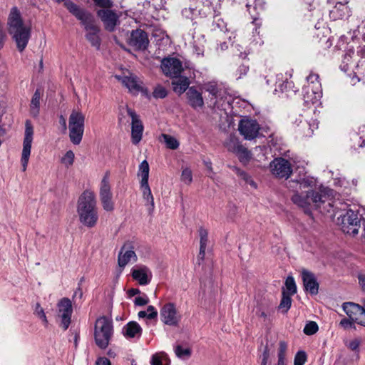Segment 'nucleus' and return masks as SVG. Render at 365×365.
Returning <instances> with one entry per match:
<instances>
[{
    "label": "nucleus",
    "instance_id": "58836bf2",
    "mask_svg": "<svg viewBox=\"0 0 365 365\" xmlns=\"http://www.w3.org/2000/svg\"><path fill=\"white\" fill-rule=\"evenodd\" d=\"M170 359L164 352L156 353L151 357V365H170Z\"/></svg>",
    "mask_w": 365,
    "mask_h": 365
},
{
    "label": "nucleus",
    "instance_id": "bb28decb",
    "mask_svg": "<svg viewBox=\"0 0 365 365\" xmlns=\"http://www.w3.org/2000/svg\"><path fill=\"white\" fill-rule=\"evenodd\" d=\"M318 124L319 122L316 119H300L297 126L305 137H311L313 135L314 130L318 128Z\"/></svg>",
    "mask_w": 365,
    "mask_h": 365
},
{
    "label": "nucleus",
    "instance_id": "c03bdc74",
    "mask_svg": "<svg viewBox=\"0 0 365 365\" xmlns=\"http://www.w3.org/2000/svg\"><path fill=\"white\" fill-rule=\"evenodd\" d=\"M292 304L291 294H288L285 291L282 292V297L279 305V309L282 312L287 313L290 309Z\"/></svg>",
    "mask_w": 365,
    "mask_h": 365
},
{
    "label": "nucleus",
    "instance_id": "5fc2aeb1",
    "mask_svg": "<svg viewBox=\"0 0 365 365\" xmlns=\"http://www.w3.org/2000/svg\"><path fill=\"white\" fill-rule=\"evenodd\" d=\"M168 91L166 88L161 85L155 86L153 92V96L155 98H164L166 97Z\"/></svg>",
    "mask_w": 365,
    "mask_h": 365
},
{
    "label": "nucleus",
    "instance_id": "a211bd4d",
    "mask_svg": "<svg viewBox=\"0 0 365 365\" xmlns=\"http://www.w3.org/2000/svg\"><path fill=\"white\" fill-rule=\"evenodd\" d=\"M342 308L351 320L365 327L364 306L361 307L353 302H345L342 304Z\"/></svg>",
    "mask_w": 365,
    "mask_h": 365
},
{
    "label": "nucleus",
    "instance_id": "774afa93",
    "mask_svg": "<svg viewBox=\"0 0 365 365\" xmlns=\"http://www.w3.org/2000/svg\"><path fill=\"white\" fill-rule=\"evenodd\" d=\"M96 365H111V364L106 357H99L96 361Z\"/></svg>",
    "mask_w": 365,
    "mask_h": 365
},
{
    "label": "nucleus",
    "instance_id": "4be33fe9",
    "mask_svg": "<svg viewBox=\"0 0 365 365\" xmlns=\"http://www.w3.org/2000/svg\"><path fill=\"white\" fill-rule=\"evenodd\" d=\"M302 95L304 104L307 106L317 103L322 96L321 83H316L314 88L304 86L302 89Z\"/></svg>",
    "mask_w": 365,
    "mask_h": 365
},
{
    "label": "nucleus",
    "instance_id": "e433bc0d",
    "mask_svg": "<svg viewBox=\"0 0 365 365\" xmlns=\"http://www.w3.org/2000/svg\"><path fill=\"white\" fill-rule=\"evenodd\" d=\"M137 115L136 113L128 106H120L119 107L118 120L122 124L128 123V116L130 117L131 120H133Z\"/></svg>",
    "mask_w": 365,
    "mask_h": 365
},
{
    "label": "nucleus",
    "instance_id": "cd10ccee",
    "mask_svg": "<svg viewBox=\"0 0 365 365\" xmlns=\"http://www.w3.org/2000/svg\"><path fill=\"white\" fill-rule=\"evenodd\" d=\"M143 125L137 115L131 122V138L132 143L134 145H137L142 139L143 132Z\"/></svg>",
    "mask_w": 365,
    "mask_h": 365
},
{
    "label": "nucleus",
    "instance_id": "2f4dec72",
    "mask_svg": "<svg viewBox=\"0 0 365 365\" xmlns=\"http://www.w3.org/2000/svg\"><path fill=\"white\" fill-rule=\"evenodd\" d=\"M116 78L121 81L122 83L131 92H138L140 86L138 83L137 78L133 75L119 76Z\"/></svg>",
    "mask_w": 365,
    "mask_h": 365
},
{
    "label": "nucleus",
    "instance_id": "39448f33",
    "mask_svg": "<svg viewBox=\"0 0 365 365\" xmlns=\"http://www.w3.org/2000/svg\"><path fill=\"white\" fill-rule=\"evenodd\" d=\"M74 16L78 20L86 31V38L90 42L92 46L100 48L101 29L97 24L94 16L88 10L84 9L81 13L74 12Z\"/></svg>",
    "mask_w": 365,
    "mask_h": 365
},
{
    "label": "nucleus",
    "instance_id": "5701e85b",
    "mask_svg": "<svg viewBox=\"0 0 365 365\" xmlns=\"http://www.w3.org/2000/svg\"><path fill=\"white\" fill-rule=\"evenodd\" d=\"M302 278L304 290L311 295L317 294L319 286L315 275L307 269H303L302 271Z\"/></svg>",
    "mask_w": 365,
    "mask_h": 365
},
{
    "label": "nucleus",
    "instance_id": "603ef678",
    "mask_svg": "<svg viewBox=\"0 0 365 365\" xmlns=\"http://www.w3.org/2000/svg\"><path fill=\"white\" fill-rule=\"evenodd\" d=\"M319 329V327L315 322L310 321L306 324L304 328V333L307 335H312Z\"/></svg>",
    "mask_w": 365,
    "mask_h": 365
},
{
    "label": "nucleus",
    "instance_id": "37998d69",
    "mask_svg": "<svg viewBox=\"0 0 365 365\" xmlns=\"http://www.w3.org/2000/svg\"><path fill=\"white\" fill-rule=\"evenodd\" d=\"M58 4H60L61 2L63 3L64 6L67 9V10L73 15L74 16V12H80L81 13L85 9L81 7L80 6L77 5L74 2H73L71 0H53Z\"/></svg>",
    "mask_w": 365,
    "mask_h": 365
},
{
    "label": "nucleus",
    "instance_id": "864d4df0",
    "mask_svg": "<svg viewBox=\"0 0 365 365\" xmlns=\"http://www.w3.org/2000/svg\"><path fill=\"white\" fill-rule=\"evenodd\" d=\"M270 352L267 345L264 348L262 354L259 356L260 365H271L269 362Z\"/></svg>",
    "mask_w": 365,
    "mask_h": 365
},
{
    "label": "nucleus",
    "instance_id": "4d7b16f0",
    "mask_svg": "<svg viewBox=\"0 0 365 365\" xmlns=\"http://www.w3.org/2000/svg\"><path fill=\"white\" fill-rule=\"evenodd\" d=\"M181 180L185 184H190L192 181V171L189 168H185L182 170L181 175Z\"/></svg>",
    "mask_w": 365,
    "mask_h": 365
},
{
    "label": "nucleus",
    "instance_id": "3c124183",
    "mask_svg": "<svg viewBox=\"0 0 365 365\" xmlns=\"http://www.w3.org/2000/svg\"><path fill=\"white\" fill-rule=\"evenodd\" d=\"M176 356L180 359H186L190 356V350L188 348H184L180 345H178L175 349Z\"/></svg>",
    "mask_w": 365,
    "mask_h": 365
},
{
    "label": "nucleus",
    "instance_id": "a878e982",
    "mask_svg": "<svg viewBox=\"0 0 365 365\" xmlns=\"http://www.w3.org/2000/svg\"><path fill=\"white\" fill-rule=\"evenodd\" d=\"M359 59H360V56H357V52L355 53L353 50L349 49L343 56L342 61L340 65L341 70L345 73L350 70L353 71ZM349 76L351 78L353 72L349 73Z\"/></svg>",
    "mask_w": 365,
    "mask_h": 365
},
{
    "label": "nucleus",
    "instance_id": "473e14b6",
    "mask_svg": "<svg viewBox=\"0 0 365 365\" xmlns=\"http://www.w3.org/2000/svg\"><path fill=\"white\" fill-rule=\"evenodd\" d=\"M140 188L143 192V197L145 200L147 201L145 205L148 207V212L149 214H151L154 210L155 203L148 182H146L145 184L140 183Z\"/></svg>",
    "mask_w": 365,
    "mask_h": 365
},
{
    "label": "nucleus",
    "instance_id": "49530a36",
    "mask_svg": "<svg viewBox=\"0 0 365 365\" xmlns=\"http://www.w3.org/2000/svg\"><path fill=\"white\" fill-rule=\"evenodd\" d=\"M162 138H163L164 143H165L168 148L171 150H176L178 148L180 143L178 140L173 136L168 134H162Z\"/></svg>",
    "mask_w": 365,
    "mask_h": 365
},
{
    "label": "nucleus",
    "instance_id": "09e8293b",
    "mask_svg": "<svg viewBox=\"0 0 365 365\" xmlns=\"http://www.w3.org/2000/svg\"><path fill=\"white\" fill-rule=\"evenodd\" d=\"M285 286L289 292L288 294L293 295L297 292V285L294 279L292 276H288L285 281Z\"/></svg>",
    "mask_w": 365,
    "mask_h": 365
},
{
    "label": "nucleus",
    "instance_id": "f257e3e1",
    "mask_svg": "<svg viewBox=\"0 0 365 365\" xmlns=\"http://www.w3.org/2000/svg\"><path fill=\"white\" fill-rule=\"evenodd\" d=\"M288 187L294 192L291 197L292 202L309 215L312 209L334 214L337 209H344L346 206L336 199L332 189L323 185L318 187L317 179L309 175L289 181Z\"/></svg>",
    "mask_w": 365,
    "mask_h": 365
},
{
    "label": "nucleus",
    "instance_id": "052dcab7",
    "mask_svg": "<svg viewBox=\"0 0 365 365\" xmlns=\"http://www.w3.org/2000/svg\"><path fill=\"white\" fill-rule=\"evenodd\" d=\"M213 30L219 29L220 31H227L226 24L221 19H217L215 21H214L213 24Z\"/></svg>",
    "mask_w": 365,
    "mask_h": 365
},
{
    "label": "nucleus",
    "instance_id": "20e7f679",
    "mask_svg": "<svg viewBox=\"0 0 365 365\" xmlns=\"http://www.w3.org/2000/svg\"><path fill=\"white\" fill-rule=\"evenodd\" d=\"M77 212L80 222L88 227H93L98 220V208L93 192L85 190L79 197Z\"/></svg>",
    "mask_w": 365,
    "mask_h": 365
},
{
    "label": "nucleus",
    "instance_id": "69168bd1",
    "mask_svg": "<svg viewBox=\"0 0 365 365\" xmlns=\"http://www.w3.org/2000/svg\"><path fill=\"white\" fill-rule=\"evenodd\" d=\"M354 322L351 320L350 318L349 319L344 318L341 320L340 325L344 329H349V328H351V327L354 328Z\"/></svg>",
    "mask_w": 365,
    "mask_h": 365
},
{
    "label": "nucleus",
    "instance_id": "f03ea898",
    "mask_svg": "<svg viewBox=\"0 0 365 365\" xmlns=\"http://www.w3.org/2000/svg\"><path fill=\"white\" fill-rule=\"evenodd\" d=\"M336 199H339L341 202L346 204V207L344 209H337L334 214H331L329 212H322L323 214H329L331 216L336 215L339 211H345V214H341L338 218V224L341 227V230L343 232L354 236L358 234L359 230L361 227V225H365V215L364 210H354L353 208H348L349 205L340 200L339 197H336Z\"/></svg>",
    "mask_w": 365,
    "mask_h": 365
},
{
    "label": "nucleus",
    "instance_id": "8fccbe9b",
    "mask_svg": "<svg viewBox=\"0 0 365 365\" xmlns=\"http://www.w3.org/2000/svg\"><path fill=\"white\" fill-rule=\"evenodd\" d=\"M75 155L72 150H68L62 157L61 162L66 167L68 168L72 165L74 161Z\"/></svg>",
    "mask_w": 365,
    "mask_h": 365
},
{
    "label": "nucleus",
    "instance_id": "9b49d317",
    "mask_svg": "<svg viewBox=\"0 0 365 365\" xmlns=\"http://www.w3.org/2000/svg\"><path fill=\"white\" fill-rule=\"evenodd\" d=\"M99 197L103 210L111 212L114 210L113 193L109 182V173L106 172L103 177L99 190Z\"/></svg>",
    "mask_w": 365,
    "mask_h": 365
},
{
    "label": "nucleus",
    "instance_id": "7ed1b4c3",
    "mask_svg": "<svg viewBox=\"0 0 365 365\" xmlns=\"http://www.w3.org/2000/svg\"><path fill=\"white\" fill-rule=\"evenodd\" d=\"M9 32L21 52L26 47L31 37V27L25 24L17 8L11 10L8 18Z\"/></svg>",
    "mask_w": 365,
    "mask_h": 365
},
{
    "label": "nucleus",
    "instance_id": "6e6d98bb",
    "mask_svg": "<svg viewBox=\"0 0 365 365\" xmlns=\"http://www.w3.org/2000/svg\"><path fill=\"white\" fill-rule=\"evenodd\" d=\"M306 361V353L304 351H299L295 355L294 365H304Z\"/></svg>",
    "mask_w": 365,
    "mask_h": 365
},
{
    "label": "nucleus",
    "instance_id": "393cba45",
    "mask_svg": "<svg viewBox=\"0 0 365 365\" xmlns=\"http://www.w3.org/2000/svg\"><path fill=\"white\" fill-rule=\"evenodd\" d=\"M137 259V255H135L131 244L126 243L122 247L119 252L118 259V265L120 267H124L132 260L133 262H136Z\"/></svg>",
    "mask_w": 365,
    "mask_h": 365
},
{
    "label": "nucleus",
    "instance_id": "680f3d73",
    "mask_svg": "<svg viewBox=\"0 0 365 365\" xmlns=\"http://www.w3.org/2000/svg\"><path fill=\"white\" fill-rule=\"evenodd\" d=\"M35 314L41 319H42V321L46 324L48 322H47V319H46V316L44 313V311L43 309V308L41 307L40 304L38 303L36 304V309H35Z\"/></svg>",
    "mask_w": 365,
    "mask_h": 365
},
{
    "label": "nucleus",
    "instance_id": "a19ab883",
    "mask_svg": "<svg viewBox=\"0 0 365 365\" xmlns=\"http://www.w3.org/2000/svg\"><path fill=\"white\" fill-rule=\"evenodd\" d=\"M232 170L245 182V184L250 185L252 188H257L256 182L246 172L235 166L232 167Z\"/></svg>",
    "mask_w": 365,
    "mask_h": 365
},
{
    "label": "nucleus",
    "instance_id": "1a4fd4ad",
    "mask_svg": "<svg viewBox=\"0 0 365 365\" xmlns=\"http://www.w3.org/2000/svg\"><path fill=\"white\" fill-rule=\"evenodd\" d=\"M212 0H190V6L182 10V14L187 19L205 17L211 11Z\"/></svg>",
    "mask_w": 365,
    "mask_h": 365
},
{
    "label": "nucleus",
    "instance_id": "de8ad7c7",
    "mask_svg": "<svg viewBox=\"0 0 365 365\" xmlns=\"http://www.w3.org/2000/svg\"><path fill=\"white\" fill-rule=\"evenodd\" d=\"M351 140L352 141V147L354 150H357L359 148H363L365 145L364 138L358 133H354L351 135Z\"/></svg>",
    "mask_w": 365,
    "mask_h": 365
},
{
    "label": "nucleus",
    "instance_id": "79ce46f5",
    "mask_svg": "<svg viewBox=\"0 0 365 365\" xmlns=\"http://www.w3.org/2000/svg\"><path fill=\"white\" fill-rule=\"evenodd\" d=\"M242 145L240 143L237 138L230 135L225 141V146L229 151L235 153Z\"/></svg>",
    "mask_w": 365,
    "mask_h": 365
},
{
    "label": "nucleus",
    "instance_id": "6e6552de",
    "mask_svg": "<svg viewBox=\"0 0 365 365\" xmlns=\"http://www.w3.org/2000/svg\"><path fill=\"white\" fill-rule=\"evenodd\" d=\"M85 126V115L73 110L68 119L69 138L74 145H79L82 140Z\"/></svg>",
    "mask_w": 365,
    "mask_h": 365
},
{
    "label": "nucleus",
    "instance_id": "e2e57ef3",
    "mask_svg": "<svg viewBox=\"0 0 365 365\" xmlns=\"http://www.w3.org/2000/svg\"><path fill=\"white\" fill-rule=\"evenodd\" d=\"M145 312L147 314V319H154L158 317V312L156 309L152 305L148 306Z\"/></svg>",
    "mask_w": 365,
    "mask_h": 365
},
{
    "label": "nucleus",
    "instance_id": "aec40b11",
    "mask_svg": "<svg viewBox=\"0 0 365 365\" xmlns=\"http://www.w3.org/2000/svg\"><path fill=\"white\" fill-rule=\"evenodd\" d=\"M128 44L138 51L147 49L149 45L148 34L142 29L133 30L128 39Z\"/></svg>",
    "mask_w": 365,
    "mask_h": 365
},
{
    "label": "nucleus",
    "instance_id": "6ab92c4d",
    "mask_svg": "<svg viewBox=\"0 0 365 365\" xmlns=\"http://www.w3.org/2000/svg\"><path fill=\"white\" fill-rule=\"evenodd\" d=\"M357 56H360L358 60L354 70H353V76L351 77V83L356 84L357 82L363 81L365 83V46H359L357 47Z\"/></svg>",
    "mask_w": 365,
    "mask_h": 365
},
{
    "label": "nucleus",
    "instance_id": "c756f323",
    "mask_svg": "<svg viewBox=\"0 0 365 365\" xmlns=\"http://www.w3.org/2000/svg\"><path fill=\"white\" fill-rule=\"evenodd\" d=\"M187 96L189 104L194 108H202L204 104L202 93L199 92L195 87L192 86L188 88Z\"/></svg>",
    "mask_w": 365,
    "mask_h": 365
},
{
    "label": "nucleus",
    "instance_id": "f704fd0d",
    "mask_svg": "<svg viewBox=\"0 0 365 365\" xmlns=\"http://www.w3.org/2000/svg\"><path fill=\"white\" fill-rule=\"evenodd\" d=\"M41 92L40 89L37 88L31 98L30 103V115L33 118H37L40 113V100Z\"/></svg>",
    "mask_w": 365,
    "mask_h": 365
},
{
    "label": "nucleus",
    "instance_id": "0e129e2a",
    "mask_svg": "<svg viewBox=\"0 0 365 365\" xmlns=\"http://www.w3.org/2000/svg\"><path fill=\"white\" fill-rule=\"evenodd\" d=\"M149 302V299L146 295L135 297L134 303L136 306H144Z\"/></svg>",
    "mask_w": 365,
    "mask_h": 365
},
{
    "label": "nucleus",
    "instance_id": "13d9d810",
    "mask_svg": "<svg viewBox=\"0 0 365 365\" xmlns=\"http://www.w3.org/2000/svg\"><path fill=\"white\" fill-rule=\"evenodd\" d=\"M307 86H311L313 87L315 86V83H321L319 81V76L317 73H311L307 77Z\"/></svg>",
    "mask_w": 365,
    "mask_h": 365
},
{
    "label": "nucleus",
    "instance_id": "72a5a7b5",
    "mask_svg": "<svg viewBox=\"0 0 365 365\" xmlns=\"http://www.w3.org/2000/svg\"><path fill=\"white\" fill-rule=\"evenodd\" d=\"M172 82L173 91L179 94L183 93L189 88L190 80L187 76L180 75Z\"/></svg>",
    "mask_w": 365,
    "mask_h": 365
},
{
    "label": "nucleus",
    "instance_id": "ea45409f",
    "mask_svg": "<svg viewBox=\"0 0 365 365\" xmlns=\"http://www.w3.org/2000/svg\"><path fill=\"white\" fill-rule=\"evenodd\" d=\"M235 154L237 156L239 160L244 165H247L250 161L252 156L251 152L243 145L240 147Z\"/></svg>",
    "mask_w": 365,
    "mask_h": 365
},
{
    "label": "nucleus",
    "instance_id": "b1692460",
    "mask_svg": "<svg viewBox=\"0 0 365 365\" xmlns=\"http://www.w3.org/2000/svg\"><path fill=\"white\" fill-rule=\"evenodd\" d=\"M152 272L144 265L136 266L132 269V277L140 285L148 284L152 279Z\"/></svg>",
    "mask_w": 365,
    "mask_h": 365
},
{
    "label": "nucleus",
    "instance_id": "7c9ffc66",
    "mask_svg": "<svg viewBox=\"0 0 365 365\" xmlns=\"http://www.w3.org/2000/svg\"><path fill=\"white\" fill-rule=\"evenodd\" d=\"M265 2L264 0H249L246 4L248 12L253 18L252 23L257 24V18L255 17V13L258 14L264 9Z\"/></svg>",
    "mask_w": 365,
    "mask_h": 365
},
{
    "label": "nucleus",
    "instance_id": "c85d7f7f",
    "mask_svg": "<svg viewBox=\"0 0 365 365\" xmlns=\"http://www.w3.org/2000/svg\"><path fill=\"white\" fill-rule=\"evenodd\" d=\"M123 336L127 339L140 338L142 328L136 322L132 321L126 324L122 330Z\"/></svg>",
    "mask_w": 365,
    "mask_h": 365
},
{
    "label": "nucleus",
    "instance_id": "0eeeda50",
    "mask_svg": "<svg viewBox=\"0 0 365 365\" xmlns=\"http://www.w3.org/2000/svg\"><path fill=\"white\" fill-rule=\"evenodd\" d=\"M202 90L209 93L207 101L209 107L215 110H226L230 108V101L225 97V92L219 88L215 81L207 82L202 85Z\"/></svg>",
    "mask_w": 365,
    "mask_h": 365
},
{
    "label": "nucleus",
    "instance_id": "bf43d9fd",
    "mask_svg": "<svg viewBox=\"0 0 365 365\" xmlns=\"http://www.w3.org/2000/svg\"><path fill=\"white\" fill-rule=\"evenodd\" d=\"M97 6L102 7L104 9H110L113 6L112 0H93Z\"/></svg>",
    "mask_w": 365,
    "mask_h": 365
},
{
    "label": "nucleus",
    "instance_id": "423d86ee",
    "mask_svg": "<svg viewBox=\"0 0 365 365\" xmlns=\"http://www.w3.org/2000/svg\"><path fill=\"white\" fill-rule=\"evenodd\" d=\"M113 323L106 316L98 317L95 323L94 339L96 344L101 349H106L113 336Z\"/></svg>",
    "mask_w": 365,
    "mask_h": 365
},
{
    "label": "nucleus",
    "instance_id": "2eb2a0df",
    "mask_svg": "<svg viewBox=\"0 0 365 365\" xmlns=\"http://www.w3.org/2000/svg\"><path fill=\"white\" fill-rule=\"evenodd\" d=\"M161 321L166 325L176 327L178 325L181 317L178 313L173 303H167L163 306L160 312Z\"/></svg>",
    "mask_w": 365,
    "mask_h": 365
},
{
    "label": "nucleus",
    "instance_id": "9d476101",
    "mask_svg": "<svg viewBox=\"0 0 365 365\" xmlns=\"http://www.w3.org/2000/svg\"><path fill=\"white\" fill-rule=\"evenodd\" d=\"M189 66L185 63L184 66L182 62L175 57H166L161 61L160 68L163 73L170 78H178L184 71V68Z\"/></svg>",
    "mask_w": 365,
    "mask_h": 365
},
{
    "label": "nucleus",
    "instance_id": "f8f14e48",
    "mask_svg": "<svg viewBox=\"0 0 365 365\" xmlns=\"http://www.w3.org/2000/svg\"><path fill=\"white\" fill-rule=\"evenodd\" d=\"M238 130L245 140H252L259 136L260 125L256 119L244 117L239 122Z\"/></svg>",
    "mask_w": 365,
    "mask_h": 365
},
{
    "label": "nucleus",
    "instance_id": "dca6fc26",
    "mask_svg": "<svg viewBox=\"0 0 365 365\" xmlns=\"http://www.w3.org/2000/svg\"><path fill=\"white\" fill-rule=\"evenodd\" d=\"M58 317L61 319V326L66 330L70 324L73 313L72 302L67 298H62L58 303Z\"/></svg>",
    "mask_w": 365,
    "mask_h": 365
},
{
    "label": "nucleus",
    "instance_id": "c9c22d12",
    "mask_svg": "<svg viewBox=\"0 0 365 365\" xmlns=\"http://www.w3.org/2000/svg\"><path fill=\"white\" fill-rule=\"evenodd\" d=\"M200 236V252L198 255V260H203L205 255V250L208 242V232L207 230L200 227L198 230Z\"/></svg>",
    "mask_w": 365,
    "mask_h": 365
},
{
    "label": "nucleus",
    "instance_id": "412c9836",
    "mask_svg": "<svg viewBox=\"0 0 365 365\" xmlns=\"http://www.w3.org/2000/svg\"><path fill=\"white\" fill-rule=\"evenodd\" d=\"M328 4L334 5L332 9L329 11V16L332 20L342 19L350 16L346 0H329Z\"/></svg>",
    "mask_w": 365,
    "mask_h": 365
},
{
    "label": "nucleus",
    "instance_id": "a18cd8bd",
    "mask_svg": "<svg viewBox=\"0 0 365 365\" xmlns=\"http://www.w3.org/2000/svg\"><path fill=\"white\" fill-rule=\"evenodd\" d=\"M139 175L141 176L140 183L145 184L148 182L149 178V165L146 160H143L139 165Z\"/></svg>",
    "mask_w": 365,
    "mask_h": 365
},
{
    "label": "nucleus",
    "instance_id": "f3484780",
    "mask_svg": "<svg viewBox=\"0 0 365 365\" xmlns=\"http://www.w3.org/2000/svg\"><path fill=\"white\" fill-rule=\"evenodd\" d=\"M97 16L103 24L106 31L112 32L115 26L120 24V16L113 10L109 9H100L97 11Z\"/></svg>",
    "mask_w": 365,
    "mask_h": 365
},
{
    "label": "nucleus",
    "instance_id": "4c0bfd02",
    "mask_svg": "<svg viewBox=\"0 0 365 365\" xmlns=\"http://www.w3.org/2000/svg\"><path fill=\"white\" fill-rule=\"evenodd\" d=\"M287 344L284 341L279 342V348L277 351V365H287Z\"/></svg>",
    "mask_w": 365,
    "mask_h": 365
},
{
    "label": "nucleus",
    "instance_id": "ddd939ff",
    "mask_svg": "<svg viewBox=\"0 0 365 365\" xmlns=\"http://www.w3.org/2000/svg\"><path fill=\"white\" fill-rule=\"evenodd\" d=\"M25 126V135L21 158L23 171H26L28 166L34 135V128L30 120H27L26 121Z\"/></svg>",
    "mask_w": 365,
    "mask_h": 365
},
{
    "label": "nucleus",
    "instance_id": "4468645a",
    "mask_svg": "<svg viewBox=\"0 0 365 365\" xmlns=\"http://www.w3.org/2000/svg\"><path fill=\"white\" fill-rule=\"evenodd\" d=\"M272 173L279 178L287 179L292 173L290 162L282 158L274 159L269 164Z\"/></svg>",
    "mask_w": 365,
    "mask_h": 365
},
{
    "label": "nucleus",
    "instance_id": "338daca9",
    "mask_svg": "<svg viewBox=\"0 0 365 365\" xmlns=\"http://www.w3.org/2000/svg\"><path fill=\"white\" fill-rule=\"evenodd\" d=\"M319 43L323 46L325 48H329L332 46V40L331 37H328L326 38V36H324L323 38H321L319 40Z\"/></svg>",
    "mask_w": 365,
    "mask_h": 365
}]
</instances>
